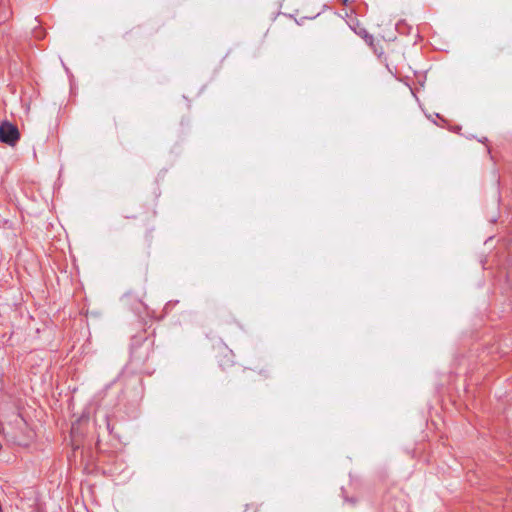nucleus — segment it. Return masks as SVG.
<instances>
[{"mask_svg":"<svg viewBox=\"0 0 512 512\" xmlns=\"http://www.w3.org/2000/svg\"><path fill=\"white\" fill-rule=\"evenodd\" d=\"M20 134L18 128L5 121L0 125V141L10 146H14L19 140Z\"/></svg>","mask_w":512,"mask_h":512,"instance_id":"nucleus-1","label":"nucleus"}]
</instances>
